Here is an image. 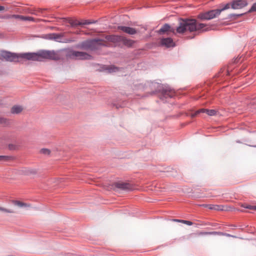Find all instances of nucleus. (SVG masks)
<instances>
[{"mask_svg": "<svg viewBox=\"0 0 256 256\" xmlns=\"http://www.w3.org/2000/svg\"><path fill=\"white\" fill-rule=\"evenodd\" d=\"M170 26L168 24H166L158 30V32L160 34H162L169 30L172 31L170 30Z\"/></svg>", "mask_w": 256, "mask_h": 256, "instance_id": "f3484780", "label": "nucleus"}, {"mask_svg": "<svg viewBox=\"0 0 256 256\" xmlns=\"http://www.w3.org/2000/svg\"><path fill=\"white\" fill-rule=\"evenodd\" d=\"M248 5L246 0H233L231 2V7L233 9H240Z\"/></svg>", "mask_w": 256, "mask_h": 256, "instance_id": "1a4fd4ad", "label": "nucleus"}, {"mask_svg": "<svg viewBox=\"0 0 256 256\" xmlns=\"http://www.w3.org/2000/svg\"><path fill=\"white\" fill-rule=\"evenodd\" d=\"M76 40L74 38L68 39L66 40V42H75Z\"/></svg>", "mask_w": 256, "mask_h": 256, "instance_id": "e433bc0d", "label": "nucleus"}, {"mask_svg": "<svg viewBox=\"0 0 256 256\" xmlns=\"http://www.w3.org/2000/svg\"><path fill=\"white\" fill-rule=\"evenodd\" d=\"M158 92L160 93V96L162 100H164V98H172L174 95V90L168 86H159Z\"/></svg>", "mask_w": 256, "mask_h": 256, "instance_id": "39448f33", "label": "nucleus"}, {"mask_svg": "<svg viewBox=\"0 0 256 256\" xmlns=\"http://www.w3.org/2000/svg\"><path fill=\"white\" fill-rule=\"evenodd\" d=\"M20 56L28 60L42 61V58L47 59L46 50H42L38 53H23Z\"/></svg>", "mask_w": 256, "mask_h": 256, "instance_id": "f03ea898", "label": "nucleus"}, {"mask_svg": "<svg viewBox=\"0 0 256 256\" xmlns=\"http://www.w3.org/2000/svg\"><path fill=\"white\" fill-rule=\"evenodd\" d=\"M246 208H248V209H252V210H254V206L248 205V206H246Z\"/></svg>", "mask_w": 256, "mask_h": 256, "instance_id": "4c0bfd02", "label": "nucleus"}, {"mask_svg": "<svg viewBox=\"0 0 256 256\" xmlns=\"http://www.w3.org/2000/svg\"><path fill=\"white\" fill-rule=\"evenodd\" d=\"M106 70L109 72L112 73L118 72L120 68L114 66H110L107 67Z\"/></svg>", "mask_w": 256, "mask_h": 256, "instance_id": "a211bd4d", "label": "nucleus"}, {"mask_svg": "<svg viewBox=\"0 0 256 256\" xmlns=\"http://www.w3.org/2000/svg\"><path fill=\"white\" fill-rule=\"evenodd\" d=\"M220 14V10L218 9H216L200 14L198 18L202 20H210L217 17Z\"/></svg>", "mask_w": 256, "mask_h": 256, "instance_id": "20e7f679", "label": "nucleus"}, {"mask_svg": "<svg viewBox=\"0 0 256 256\" xmlns=\"http://www.w3.org/2000/svg\"><path fill=\"white\" fill-rule=\"evenodd\" d=\"M256 11V2L254 4L250 10H248V12H251Z\"/></svg>", "mask_w": 256, "mask_h": 256, "instance_id": "473e14b6", "label": "nucleus"}, {"mask_svg": "<svg viewBox=\"0 0 256 256\" xmlns=\"http://www.w3.org/2000/svg\"><path fill=\"white\" fill-rule=\"evenodd\" d=\"M160 43L162 46L167 48L174 47L175 46L173 40L170 38H162L160 40Z\"/></svg>", "mask_w": 256, "mask_h": 256, "instance_id": "9b49d317", "label": "nucleus"}, {"mask_svg": "<svg viewBox=\"0 0 256 256\" xmlns=\"http://www.w3.org/2000/svg\"><path fill=\"white\" fill-rule=\"evenodd\" d=\"M173 220L174 222H182V223L186 224L188 226H192V222H191L190 221H188V220H178V219H174V220Z\"/></svg>", "mask_w": 256, "mask_h": 256, "instance_id": "b1692460", "label": "nucleus"}, {"mask_svg": "<svg viewBox=\"0 0 256 256\" xmlns=\"http://www.w3.org/2000/svg\"><path fill=\"white\" fill-rule=\"evenodd\" d=\"M222 232H200L198 234V235H221Z\"/></svg>", "mask_w": 256, "mask_h": 256, "instance_id": "6ab92c4d", "label": "nucleus"}, {"mask_svg": "<svg viewBox=\"0 0 256 256\" xmlns=\"http://www.w3.org/2000/svg\"><path fill=\"white\" fill-rule=\"evenodd\" d=\"M254 210H256V206H254Z\"/></svg>", "mask_w": 256, "mask_h": 256, "instance_id": "a19ab883", "label": "nucleus"}, {"mask_svg": "<svg viewBox=\"0 0 256 256\" xmlns=\"http://www.w3.org/2000/svg\"><path fill=\"white\" fill-rule=\"evenodd\" d=\"M217 112L214 110H208L207 109L206 114L210 116H215Z\"/></svg>", "mask_w": 256, "mask_h": 256, "instance_id": "a878e982", "label": "nucleus"}, {"mask_svg": "<svg viewBox=\"0 0 256 256\" xmlns=\"http://www.w3.org/2000/svg\"><path fill=\"white\" fill-rule=\"evenodd\" d=\"M8 18H14L16 19H20L22 20H24V16L18 14H13L10 16L7 17Z\"/></svg>", "mask_w": 256, "mask_h": 256, "instance_id": "393cba45", "label": "nucleus"}, {"mask_svg": "<svg viewBox=\"0 0 256 256\" xmlns=\"http://www.w3.org/2000/svg\"><path fill=\"white\" fill-rule=\"evenodd\" d=\"M16 148H17V146L14 144H10L8 145V148L10 150H16Z\"/></svg>", "mask_w": 256, "mask_h": 256, "instance_id": "f704fd0d", "label": "nucleus"}, {"mask_svg": "<svg viewBox=\"0 0 256 256\" xmlns=\"http://www.w3.org/2000/svg\"><path fill=\"white\" fill-rule=\"evenodd\" d=\"M62 36V34H50L46 36V38L50 40H54L57 42H61L60 38Z\"/></svg>", "mask_w": 256, "mask_h": 256, "instance_id": "ddd939ff", "label": "nucleus"}, {"mask_svg": "<svg viewBox=\"0 0 256 256\" xmlns=\"http://www.w3.org/2000/svg\"><path fill=\"white\" fill-rule=\"evenodd\" d=\"M69 58L78 60H90L92 56L86 52L72 50L68 54Z\"/></svg>", "mask_w": 256, "mask_h": 256, "instance_id": "423d86ee", "label": "nucleus"}, {"mask_svg": "<svg viewBox=\"0 0 256 256\" xmlns=\"http://www.w3.org/2000/svg\"><path fill=\"white\" fill-rule=\"evenodd\" d=\"M0 210L4 212H8V213H13L14 212V210H12L6 209L0 206Z\"/></svg>", "mask_w": 256, "mask_h": 256, "instance_id": "c756f323", "label": "nucleus"}, {"mask_svg": "<svg viewBox=\"0 0 256 256\" xmlns=\"http://www.w3.org/2000/svg\"><path fill=\"white\" fill-rule=\"evenodd\" d=\"M206 206L208 207L210 210H220L223 209L222 208V206L218 205H206Z\"/></svg>", "mask_w": 256, "mask_h": 256, "instance_id": "412c9836", "label": "nucleus"}, {"mask_svg": "<svg viewBox=\"0 0 256 256\" xmlns=\"http://www.w3.org/2000/svg\"><path fill=\"white\" fill-rule=\"evenodd\" d=\"M44 10L42 9H38V10L31 12V14L36 16H40V14H42Z\"/></svg>", "mask_w": 256, "mask_h": 256, "instance_id": "cd10ccee", "label": "nucleus"}, {"mask_svg": "<svg viewBox=\"0 0 256 256\" xmlns=\"http://www.w3.org/2000/svg\"><path fill=\"white\" fill-rule=\"evenodd\" d=\"M24 20H29V21H32L34 22H38L40 21H44V20H40V19H37L36 20L34 18L31 17V16H24Z\"/></svg>", "mask_w": 256, "mask_h": 256, "instance_id": "5701e85b", "label": "nucleus"}, {"mask_svg": "<svg viewBox=\"0 0 256 256\" xmlns=\"http://www.w3.org/2000/svg\"><path fill=\"white\" fill-rule=\"evenodd\" d=\"M206 112H207V109L202 108V109H200V110H197L195 112L192 113L191 114V116L192 118H194V117L196 116L198 114H199L201 112H205L206 114Z\"/></svg>", "mask_w": 256, "mask_h": 256, "instance_id": "4be33fe9", "label": "nucleus"}, {"mask_svg": "<svg viewBox=\"0 0 256 256\" xmlns=\"http://www.w3.org/2000/svg\"><path fill=\"white\" fill-rule=\"evenodd\" d=\"M243 14H230V15H228V18H232L234 16L240 17V16H242Z\"/></svg>", "mask_w": 256, "mask_h": 256, "instance_id": "2f4dec72", "label": "nucleus"}, {"mask_svg": "<svg viewBox=\"0 0 256 256\" xmlns=\"http://www.w3.org/2000/svg\"><path fill=\"white\" fill-rule=\"evenodd\" d=\"M100 41L98 39L87 40L78 44L76 47L84 50H94L96 48Z\"/></svg>", "mask_w": 256, "mask_h": 256, "instance_id": "7ed1b4c3", "label": "nucleus"}, {"mask_svg": "<svg viewBox=\"0 0 256 256\" xmlns=\"http://www.w3.org/2000/svg\"><path fill=\"white\" fill-rule=\"evenodd\" d=\"M40 152L46 155H48L50 154V150L47 148H42L40 150Z\"/></svg>", "mask_w": 256, "mask_h": 256, "instance_id": "7c9ffc66", "label": "nucleus"}, {"mask_svg": "<svg viewBox=\"0 0 256 256\" xmlns=\"http://www.w3.org/2000/svg\"><path fill=\"white\" fill-rule=\"evenodd\" d=\"M210 30V26L206 24H198L195 20L186 19L180 20L179 26L176 28V32L179 34H182L186 32H202L208 31Z\"/></svg>", "mask_w": 256, "mask_h": 256, "instance_id": "f257e3e1", "label": "nucleus"}, {"mask_svg": "<svg viewBox=\"0 0 256 256\" xmlns=\"http://www.w3.org/2000/svg\"><path fill=\"white\" fill-rule=\"evenodd\" d=\"M82 23V25H84V24H93V23H94L95 22H90V21H89V20H85L84 22H81Z\"/></svg>", "mask_w": 256, "mask_h": 256, "instance_id": "c9c22d12", "label": "nucleus"}, {"mask_svg": "<svg viewBox=\"0 0 256 256\" xmlns=\"http://www.w3.org/2000/svg\"><path fill=\"white\" fill-rule=\"evenodd\" d=\"M20 54H16V53L10 52L8 51H2L0 53V56L4 58L6 61L8 62H17L20 56Z\"/></svg>", "mask_w": 256, "mask_h": 256, "instance_id": "0eeeda50", "label": "nucleus"}, {"mask_svg": "<svg viewBox=\"0 0 256 256\" xmlns=\"http://www.w3.org/2000/svg\"><path fill=\"white\" fill-rule=\"evenodd\" d=\"M229 8H230V4H227L225 5V6L223 8L218 9V10H220V14L222 11H224V10H227Z\"/></svg>", "mask_w": 256, "mask_h": 256, "instance_id": "72a5a7b5", "label": "nucleus"}, {"mask_svg": "<svg viewBox=\"0 0 256 256\" xmlns=\"http://www.w3.org/2000/svg\"><path fill=\"white\" fill-rule=\"evenodd\" d=\"M14 204L16 206H18L19 207H20V208L26 206V204L19 202V201H14Z\"/></svg>", "mask_w": 256, "mask_h": 256, "instance_id": "bb28decb", "label": "nucleus"}, {"mask_svg": "<svg viewBox=\"0 0 256 256\" xmlns=\"http://www.w3.org/2000/svg\"><path fill=\"white\" fill-rule=\"evenodd\" d=\"M221 235H222V236H231L230 234H228L222 233V234H221Z\"/></svg>", "mask_w": 256, "mask_h": 256, "instance_id": "58836bf2", "label": "nucleus"}, {"mask_svg": "<svg viewBox=\"0 0 256 256\" xmlns=\"http://www.w3.org/2000/svg\"><path fill=\"white\" fill-rule=\"evenodd\" d=\"M12 160V157L7 156H0V162H6Z\"/></svg>", "mask_w": 256, "mask_h": 256, "instance_id": "aec40b11", "label": "nucleus"}, {"mask_svg": "<svg viewBox=\"0 0 256 256\" xmlns=\"http://www.w3.org/2000/svg\"><path fill=\"white\" fill-rule=\"evenodd\" d=\"M4 9V6H0V11L3 10Z\"/></svg>", "mask_w": 256, "mask_h": 256, "instance_id": "ea45409f", "label": "nucleus"}, {"mask_svg": "<svg viewBox=\"0 0 256 256\" xmlns=\"http://www.w3.org/2000/svg\"><path fill=\"white\" fill-rule=\"evenodd\" d=\"M64 20L66 22H68L72 26L82 25V23L81 22H80L76 20H72L70 18H65Z\"/></svg>", "mask_w": 256, "mask_h": 256, "instance_id": "4468645a", "label": "nucleus"}, {"mask_svg": "<svg viewBox=\"0 0 256 256\" xmlns=\"http://www.w3.org/2000/svg\"><path fill=\"white\" fill-rule=\"evenodd\" d=\"M47 59L56 60L58 58V56L54 51L46 50Z\"/></svg>", "mask_w": 256, "mask_h": 256, "instance_id": "2eb2a0df", "label": "nucleus"}, {"mask_svg": "<svg viewBox=\"0 0 256 256\" xmlns=\"http://www.w3.org/2000/svg\"><path fill=\"white\" fill-rule=\"evenodd\" d=\"M118 28L124 32L131 35L134 34L137 32L135 28L128 26H120Z\"/></svg>", "mask_w": 256, "mask_h": 256, "instance_id": "f8f14e48", "label": "nucleus"}, {"mask_svg": "<svg viewBox=\"0 0 256 256\" xmlns=\"http://www.w3.org/2000/svg\"><path fill=\"white\" fill-rule=\"evenodd\" d=\"M115 186L116 188L124 191L131 190L132 189L131 184L126 182H116Z\"/></svg>", "mask_w": 256, "mask_h": 256, "instance_id": "9d476101", "label": "nucleus"}, {"mask_svg": "<svg viewBox=\"0 0 256 256\" xmlns=\"http://www.w3.org/2000/svg\"><path fill=\"white\" fill-rule=\"evenodd\" d=\"M108 40L112 42L122 41L125 46H131L134 43L133 40L120 36H110Z\"/></svg>", "mask_w": 256, "mask_h": 256, "instance_id": "6e6552de", "label": "nucleus"}, {"mask_svg": "<svg viewBox=\"0 0 256 256\" xmlns=\"http://www.w3.org/2000/svg\"><path fill=\"white\" fill-rule=\"evenodd\" d=\"M23 110L22 106H14L11 108V112L14 114H18L20 113Z\"/></svg>", "mask_w": 256, "mask_h": 256, "instance_id": "dca6fc26", "label": "nucleus"}, {"mask_svg": "<svg viewBox=\"0 0 256 256\" xmlns=\"http://www.w3.org/2000/svg\"><path fill=\"white\" fill-rule=\"evenodd\" d=\"M0 124L7 125L9 124L8 121L7 119L0 117Z\"/></svg>", "mask_w": 256, "mask_h": 256, "instance_id": "c85d7f7f", "label": "nucleus"}]
</instances>
